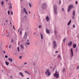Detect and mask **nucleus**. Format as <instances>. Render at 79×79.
<instances>
[{
    "instance_id": "1",
    "label": "nucleus",
    "mask_w": 79,
    "mask_h": 79,
    "mask_svg": "<svg viewBox=\"0 0 79 79\" xmlns=\"http://www.w3.org/2000/svg\"><path fill=\"white\" fill-rule=\"evenodd\" d=\"M54 12L56 15H57V6L56 5H54L53 6Z\"/></svg>"
},
{
    "instance_id": "2",
    "label": "nucleus",
    "mask_w": 79,
    "mask_h": 79,
    "mask_svg": "<svg viewBox=\"0 0 79 79\" xmlns=\"http://www.w3.org/2000/svg\"><path fill=\"white\" fill-rule=\"evenodd\" d=\"M73 4L69 5L68 7V12H69V11H70V10H71V9H73Z\"/></svg>"
},
{
    "instance_id": "3",
    "label": "nucleus",
    "mask_w": 79,
    "mask_h": 79,
    "mask_svg": "<svg viewBox=\"0 0 79 79\" xmlns=\"http://www.w3.org/2000/svg\"><path fill=\"white\" fill-rule=\"evenodd\" d=\"M41 7L43 9L45 10L47 8V5L46 3H44L42 5Z\"/></svg>"
},
{
    "instance_id": "4",
    "label": "nucleus",
    "mask_w": 79,
    "mask_h": 79,
    "mask_svg": "<svg viewBox=\"0 0 79 79\" xmlns=\"http://www.w3.org/2000/svg\"><path fill=\"white\" fill-rule=\"evenodd\" d=\"M45 74L46 75H48V76H50L51 75V72L49 69H47L46 72H45Z\"/></svg>"
},
{
    "instance_id": "5",
    "label": "nucleus",
    "mask_w": 79,
    "mask_h": 79,
    "mask_svg": "<svg viewBox=\"0 0 79 79\" xmlns=\"http://www.w3.org/2000/svg\"><path fill=\"white\" fill-rule=\"evenodd\" d=\"M54 76L56 78H58V77H59V73L57 72L56 70V71L55 73L54 74Z\"/></svg>"
},
{
    "instance_id": "6",
    "label": "nucleus",
    "mask_w": 79,
    "mask_h": 79,
    "mask_svg": "<svg viewBox=\"0 0 79 79\" xmlns=\"http://www.w3.org/2000/svg\"><path fill=\"white\" fill-rule=\"evenodd\" d=\"M53 48H56V43L55 41H53Z\"/></svg>"
},
{
    "instance_id": "7",
    "label": "nucleus",
    "mask_w": 79,
    "mask_h": 79,
    "mask_svg": "<svg viewBox=\"0 0 79 79\" xmlns=\"http://www.w3.org/2000/svg\"><path fill=\"white\" fill-rule=\"evenodd\" d=\"M71 51V55H70V56L71 58L73 57V48H71L70 49Z\"/></svg>"
},
{
    "instance_id": "8",
    "label": "nucleus",
    "mask_w": 79,
    "mask_h": 79,
    "mask_svg": "<svg viewBox=\"0 0 79 79\" xmlns=\"http://www.w3.org/2000/svg\"><path fill=\"white\" fill-rule=\"evenodd\" d=\"M73 16H72V19H74V16H75V11L73 10Z\"/></svg>"
},
{
    "instance_id": "9",
    "label": "nucleus",
    "mask_w": 79,
    "mask_h": 79,
    "mask_svg": "<svg viewBox=\"0 0 79 79\" xmlns=\"http://www.w3.org/2000/svg\"><path fill=\"white\" fill-rule=\"evenodd\" d=\"M27 33L26 32H25V35L24 36V38H25V39H27Z\"/></svg>"
},
{
    "instance_id": "10",
    "label": "nucleus",
    "mask_w": 79,
    "mask_h": 79,
    "mask_svg": "<svg viewBox=\"0 0 79 79\" xmlns=\"http://www.w3.org/2000/svg\"><path fill=\"white\" fill-rule=\"evenodd\" d=\"M46 31L47 34H50V30L48 29L47 28H46Z\"/></svg>"
},
{
    "instance_id": "11",
    "label": "nucleus",
    "mask_w": 79,
    "mask_h": 79,
    "mask_svg": "<svg viewBox=\"0 0 79 79\" xmlns=\"http://www.w3.org/2000/svg\"><path fill=\"white\" fill-rule=\"evenodd\" d=\"M23 10L24 12L25 13L26 15H27V11L26 10V8H23Z\"/></svg>"
},
{
    "instance_id": "12",
    "label": "nucleus",
    "mask_w": 79,
    "mask_h": 79,
    "mask_svg": "<svg viewBox=\"0 0 79 79\" xmlns=\"http://www.w3.org/2000/svg\"><path fill=\"white\" fill-rule=\"evenodd\" d=\"M73 43H72V41H70L68 43V45L69 46H71V45H72V44Z\"/></svg>"
},
{
    "instance_id": "13",
    "label": "nucleus",
    "mask_w": 79,
    "mask_h": 79,
    "mask_svg": "<svg viewBox=\"0 0 79 79\" xmlns=\"http://www.w3.org/2000/svg\"><path fill=\"white\" fill-rule=\"evenodd\" d=\"M19 75H20V76H21V77H24V76L23 75V73H22V72L19 73Z\"/></svg>"
},
{
    "instance_id": "14",
    "label": "nucleus",
    "mask_w": 79,
    "mask_h": 79,
    "mask_svg": "<svg viewBox=\"0 0 79 79\" xmlns=\"http://www.w3.org/2000/svg\"><path fill=\"white\" fill-rule=\"evenodd\" d=\"M8 60L9 61H10L11 63H12V62H13V60H12V58H9L8 59Z\"/></svg>"
},
{
    "instance_id": "15",
    "label": "nucleus",
    "mask_w": 79,
    "mask_h": 79,
    "mask_svg": "<svg viewBox=\"0 0 79 79\" xmlns=\"http://www.w3.org/2000/svg\"><path fill=\"white\" fill-rule=\"evenodd\" d=\"M46 20L47 21H49V17L48 16L46 17Z\"/></svg>"
},
{
    "instance_id": "16",
    "label": "nucleus",
    "mask_w": 79,
    "mask_h": 79,
    "mask_svg": "<svg viewBox=\"0 0 79 79\" xmlns=\"http://www.w3.org/2000/svg\"><path fill=\"white\" fill-rule=\"evenodd\" d=\"M71 20H70L69 22L68 23L67 25L68 26L69 25H70V24H71Z\"/></svg>"
},
{
    "instance_id": "17",
    "label": "nucleus",
    "mask_w": 79,
    "mask_h": 79,
    "mask_svg": "<svg viewBox=\"0 0 79 79\" xmlns=\"http://www.w3.org/2000/svg\"><path fill=\"white\" fill-rule=\"evenodd\" d=\"M40 34L41 36V39L42 40L43 39V35H42V34L41 33H40Z\"/></svg>"
},
{
    "instance_id": "18",
    "label": "nucleus",
    "mask_w": 79,
    "mask_h": 79,
    "mask_svg": "<svg viewBox=\"0 0 79 79\" xmlns=\"http://www.w3.org/2000/svg\"><path fill=\"white\" fill-rule=\"evenodd\" d=\"M73 47L74 48H76V44H74L73 45Z\"/></svg>"
},
{
    "instance_id": "19",
    "label": "nucleus",
    "mask_w": 79,
    "mask_h": 79,
    "mask_svg": "<svg viewBox=\"0 0 79 79\" xmlns=\"http://www.w3.org/2000/svg\"><path fill=\"white\" fill-rule=\"evenodd\" d=\"M5 63L6 64V65H9V63L6 61H5Z\"/></svg>"
},
{
    "instance_id": "20",
    "label": "nucleus",
    "mask_w": 79,
    "mask_h": 79,
    "mask_svg": "<svg viewBox=\"0 0 79 79\" xmlns=\"http://www.w3.org/2000/svg\"><path fill=\"white\" fill-rule=\"evenodd\" d=\"M20 47H21V48H24V47H23V46L22 44H21L20 45Z\"/></svg>"
},
{
    "instance_id": "21",
    "label": "nucleus",
    "mask_w": 79,
    "mask_h": 79,
    "mask_svg": "<svg viewBox=\"0 0 79 79\" xmlns=\"http://www.w3.org/2000/svg\"><path fill=\"white\" fill-rule=\"evenodd\" d=\"M58 58H60V59H61V56H60V55H59L58 56Z\"/></svg>"
},
{
    "instance_id": "22",
    "label": "nucleus",
    "mask_w": 79,
    "mask_h": 79,
    "mask_svg": "<svg viewBox=\"0 0 79 79\" xmlns=\"http://www.w3.org/2000/svg\"><path fill=\"white\" fill-rule=\"evenodd\" d=\"M26 44H27V45H29L30 44V43L29 42H26Z\"/></svg>"
},
{
    "instance_id": "23",
    "label": "nucleus",
    "mask_w": 79,
    "mask_h": 79,
    "mask_svg": "<svg viewBox=\"0 0 79 79\" xmlns=\"http://www.w3.org/2000/svg\"><path fill=\"white\" fill-rule=\"evenodd\" d=\"M33 65H34V66H35V65H36L35 62H33Z\"/></svg>"
},
{
    "instance_id": "24",
    "label": "nucleus",
    "mask_w": 79,
    "mask_h": 79,
    "mask_svg": "<svg viewBox=\"0 0 79 79\" xmlns=\"http://www.w3.org/2000/svg\"><path fill=\"white\" fill-rule=\"evenodd\" d=\"M63 71L64 73V72H65V68H64L63 69Z\"/></svg>"
},
{
    "instance_id": "25",
    "label": "nucleus",
    "mask_w": 79,
    "mask_h": 79,
    "mask_svg": "<svg viewBox=\"0 0 79 79\" xmlns=\"http://www.w3.org/2000/svg\"><path fill=\"white\" fill-rule=\"evenodd\" d=\"M54 33L55 34V35H56V34L57 33V32H56V31H54Z\"/></svg>"
},
{
    "instance_id": "26",
    "label": "nucleus",
    "mask_w": 79,
    "mask_h": 79,
    "mask_svg": "<svg viewBox=\"0 0 79 79\" xmlns=\"http://www.w3.org/2000/svg\"><path fill=\"white\" fill-rule=\"evenodd\" d=\"M7 13H8V15H10V10H8L7 11Z\"/></svg>"
},
{
    "instance_id": "27",
    "label": "nucleus",
    "mask_w": 79,
    "mask_h": 79,
    "mask_svg": "<svg viewBox=\"0 0 79 79\" xmlns=\"http://www.w3.org/2000/svg\"><path fill=\"white\" fill-rule=\"evenodd\" d=\"M29 6H30V8H31V4L30 3H29Z\"/></svg>"
},
{
    "instance_id": "28",
    "label": "nucleus",
    "mask_w": 79,
    "mask_h": 79,
    "mask_svg": "<svg viewBox=\"0 0 79 79\" xmlns=\"http://www.w3.org/2000/svg\"><path fill=\"white\" fill-rule=\"evenodd\" d=\"M11 15H13V11H11Z\"/></svg>"
},
{
    "instance_id": "29",
    "label": "nucleus",
    "mask_w": 79,
    "mask_h": 79,
    "mask_svg": "<svg viewBox=\"0 0 79 79\" xmlns=\"http://www.w3.org/2000/svg\"><path fill=\"white\" fill-rule=\"evenodd\" d=\"M19 33L20 34H22V31H20L19 32Z\"/></svg>"
},
{
    "instance_id": "30",
    "label": "nucleus",
    "mask_w": 79,
    "mask_h": 79,
    "mask_svg": "<svg viewBox=\"0 0 79 79\" xmlns=\"http://www.w3.org/2000/svg\"><path fill=\"white\" fill-rule=\"evenodd\" d=\"M73 28H75V25H73Z\"/></svg>"
},
{
    "instance_id": "31",
    "label": "nucleus",
    "mask_w": 79,
    "mask_h": 79,
    "mask_svg": "<svg viewBox=\"0 0 79 79\" xmlns=\"http://www.w3.org/2000/svg\"><path fill=\"white\" fill-rule=\"evenodd\" d=\"M3 3H4L3 1H2L1 2V4L2 5H3Z\"/></svg>"
},
{
    "instance_id": "32",
    "label": "nucleus",
    "mask_w": 79,
    "mask_h": 79,
    "mask_svg": "<svg viewBox=\"0 0 79 79\" xmlns=\"http://www.w3.org/2000/svg\"><path fill=\"white\" fill-rule=\"evenodd\" d=\"M11 45H10L9 47V48H11Z\"/></svg>"
},
{
    "instance_id": "33",
    "label": "nucleus",
    "mask_w": 79,
    "mask_h": 79,
    "mask_svg": "<svg viewBox=\"0 0 79 79\" xmlns=\"http://www.w3.org/2000/svg\"><path fill=\"white\" fill-rule=\"evenodd\" d=\"M25 73H29V72L27 71H25Z\"/></svg>"
},
{
    "instance_id": "34",
    "label": "nucleus",
    "mask_w": 79,
    "mask_h": 79,
    "mask_svg": "<svg viewBox=\"0 0 79 79\" xmlns=\"http://www.w3.org/2000/svg\"><path fill=\"white\" fill-rule=\"evenodd\" d=\"M5 58H8V56H5Z\"/></svg>"
},
{
    "instance_id": "35",
    "label": "nucleus",
    "mask_w": 79,
    "mask_h": 79,
    "mask_svg": "<svg viewBox=\"0 0 79 79\" xmlns=\"http://www.w3.org/2000/svg\"><path fill=\"white\" fill-rule=\"evenodd\" d=\"M77 69H79V66H78L77 67Z\"/></svg>"
},
{
    "instance_id": "36",
    "label": "nucleus",
    "mask_w": 79,
    "mask_h": 79,
    "mask_svg": "<svg viewBox=\"0 0 79 79\" xmlns=\"http://www.w3.org/2000/svg\"><path fill=\"white\" fill-rule=\"evenodd\" d=\"M61 0H60L59 1V4H61Z\"/></svg>"
},
{
    "instance_id": "37",
    "label": "nucleus",
    "mask_w": 79,
    "mask_h": 79,
    "mask_svg": "<svg viewBox=\"0 0 79 79\" xmlns=\"http://www.w3.org/2000/svg\"><path fill=\"white\" fill-rule=\"evenodd\" d=\"M66 40V39H65H65H64V40H63V42H65V41H64V40Z\"/></svg>"
},
{
    "instance_id": "38",
    "label": "nucleus",
    "mask_w": 79,
    "mask_h": 79,
    "mask_svg": "<svg viewBox=\"0 0 79 79\" xmlns=\"http://www.w3.org/2000/svg\"><path fill=\"white\" fill-rule=\"evenodd\" d=\"M10 79L13 78L12 76H10Z\"/></svg>"
},
{
    "instance_id": "39",
    "label": "nucleus",
    "mask_w": 79,
    "mask_h": 79,
    "mask_svg": "<svg viewBox=\"0 0 79 79\" xmlns=\"http://www.w3.org/2000/svg\"><path fill=\"white\" fill-rule=\"evenodd\" d=\"M13 29H15V30H16L15 29V26L14 25L13 26Z\"/></svg>"
},
{
    "instance_id": "40",
    "label": "nucleus",
    "mask_w": 79,
    "mask_h": 79,
    "mask_svg": "<svg viewBox=\"0 0 79 79\" xmlns=\"http://www.w3.org/2000/svg\"><path fill=\"white\" fill-rule=\"evenodd\" d=\"M76 4H77V3H78V2H77V1H76Z\"/></svg>"
},
{
    "instance_id": "41",
    "label": "nucleus",
    "mask_w": 79,
    "mask_h": 79,
    "mask_svg": "<svg viewBox=\"0 0 79 79\" xmlns=\"http://www.w3.org/2000/svg\"><path fill=\"white\" fill-rule=\"evenodd\" d=\"M22 58V56H19V58L20 59H21V58Z\"/></svg>"
},
{
    "instance_id": "42",
    "label": "nucleus",
    "mask_w": 79,
    "mask_h": 79,
    "mask_svg": "<svg viewBox=\"0 0 79 79\" xmlns=\"http://www.w3.org/2000/svg\"><path fill=\"white\" fill-rule=\"evenodd\" d=\"M28 74L29 75H31V74L30 73L28 72Z\"/></svg>"
},
{
    "instance_id": "43",
    "label": "nucleus",
    "mask_w": 79,
    "mask_h": 79,
    "mask_svg": "<svg viewBox=\"0 0 79 79\" xmlns=\"http://www.w3.org/2000/svg\"><path fill=\"white\" fill-rule=\"evenodd\" d=\"M11 42H13V40H11Z\"/></svg>"
},
{
    "instance_id": "44",
    "label": "nucleus",
    "mask_w": 79,
    "mask_h": 79,
    "mask_svg": "<svg viewBox=\"0 0 79 79\" xmlns=\"http://www.w3.org/2000/svg\"><path fill=\"white\" fill-rule=\"evenodd\" d=\"M62 11H64V8H63L62 9Z\"/></svg>"
},
{
    "instance_id": "45",
    "label": "nucleus",
    "mask_w": 79,
    "mask_h": 79,
    "mask_svg": "<svg viewBox=\"0 0 79 79\" xmlns=\"http://www.w3.org/2000/svg\"><path fill=\"white\" fill-rule=\"evenodd\" d=\"M27 64V63H26V62H25L24 63V64Z\"/></svg>"
},
{
    "instance_id": "46",
    "label": "nucleus",
    "mask_w": 79,
    "mask_h": 79,
    "mask_svg": "<svg viewBox=\"0 0 79 79\" xmlns=\"http://www.w3.org/2000/svg\"><path fill=\"white\" fill-rule=\"evenodd\" d=\"M3 52L4 53H5V51H3Z\"/></svg>"
},
{
    "instance_id": "47",
    "label": "nucleus",
    "mask_w": 79,
    "mask_h": 79,
    "mask_svg": "<svg viewBox=\"0 0 79 79\" xmlns=\"http://www.w3.org/2000/svg\"><path fill=\"white\" fill-rule=\"evenodd\" d=\"M39 27L40 28V27H41V26L40 25L39 26Z\"/></svg>"
},
{
    "instance_id": "48",
    "label": "nucleus",
    "mask_w": 79,
    "mask_h": 79,
    "mask_svg": "<svg viewBox=\"0 0 79 79\" xmlns=\"http://www.w3.org/2000/svg\"><path fill=\"white\" fill-rule=\"evenodd\" d=\"M9 0H6V2H7Z\"/></svg>"
},
{
    "instance_id": "49",
    "label": "nucleus",
    "mask_w": 79,
    "mask_h": 79,
    "mask_svg": "<svg viewBox=\"0 0 79 79\" xmlns=\"http://www.w3.org/2000/svg\"><path fill=\"white\" fill-rule=\"evenodd\" d=\"M10 6H11V8H12V6H11V3H10Z\"/></svg>"
},
{
    "instance_id": "50",
    "label": "nucleus",
    "mask_w": 79,
    "mask_h": 79,
    "mask_svg": "<svg viewBox=\"0 0 79 79\" xmlns=\"http://www.w3.org/2000/svg\"><path fill=\"white\" fill-rule=\"evenodd\" d=\"M36 34V33H35V32H34V35H35V34Z\"/></svg>"
},
{
    "instance_id": "51",
    "label": "nucleus",
    "mask_w": 79,
    "mask_h": 79,
    "mask_svg": "<svg viewBox=\"0 0 79 79\" xmlns=\"http://www.w3.org/2000/svg\"><path fill=\"white\" fill-rule=\"evenodd\" d=\"M17 48L18 50L19 49V47H18Z\"/></svg>"
},
{
    "instance_id": "52",
    "label": "nucleus",
    "mask_w": 79,
    "mask_h": 79,
    "mask_svg": "<svg viewBox=\"0 0 79 79\" xmlns=\"http://www.w3.org/2000/svg\"><path fill=\"white\" fill-rule=\"evenodd\" d=\"M6 23H8V20H6Z\"/></svg>"
},
{
    "instance_id": "53",
    "label": "nucleus",
    "mask_w": 79,
    "mask_h": 79,
    "mask_svg": "<svg viewBox=\"0 0 79 79\" xmlns=\"http://www.w3.org/2000/svg\"><path fill=\"white\" fill-rule=\"evenodd\" d=\"M55 53H58V51H56Z\"/></svg>"
},
{
    "instance_id": "54",
    "label": "nucleus",
    "mask_w": 79,
    "mask_h": 79,
    "mask_svg": "<svg viewBox=\"0 0 79 79\" xmlns=\"http://www.w3.org/2000/svg\"><path fill=\"white\" fill-rule=\"evenodd\" d=\"M50 68H51V69H52V66L50 67Z\"/></svg>"
},
{
    "instance_id": "55",
    "label": "nucleus",
    "mask_w": 79,
    "mask_h": 79,
    "mask_svg": "<svg viewBox=\"0 0 79 79\" xmlns=\"http://www.w3.org/2000/svg\"><path fill=\"white\" fill-rule=\"evenodd\" d=\"M27 42H29V40H27Z\"/></svg>"
},
{
    "instance_id": "56",
    "label": "nucleus",
    "mask_w": 79,
    "mask_h": 79,
    "mask_svg": "<svg viewBox=\"0 0 79 79\" xmlns=\"http://www.w3.org/2000/svg\"><path fill=\"white\" fill-rule=\"evenodd\" d=\"M19 30H20V29H19L18 30V32H19Z\"/></svg>"
},
{
    "instance_id": "57",
    "label": "nucleus",
    "mask_w": 79,
    "mask_h": 79,
    "mask_svg": "<svg viewBox=\"0 0 79 79\" xmlns=\"http://www.w3.org/2000/svg\"><path fill=\"white\" fill-rule=\"evenodd\" d=\"M18 51H19V49H18Z\"/></svg>"
},
{
    "instance_id": "58",
    "label": "nucleus",
    "mask_w": 79,
    "mask_h": 79,
    "mask_svg": "<svg viewBox=\"0 0 79 79\" xmlns=\"http://www.w3.org/2000/svg\"><path fill=\"white\" fill-rule=\"evenodd\" d=\"M4 25H5V23H4Z\"/></svg>"
},
{
    "instance_id": "59",
    "label": "nucleus",
    "mask_w": 79,
    "mask_h": 79,
    "mask_svg": "<svg viewBox=\"0 0 79 79\" xmlns=\"http://www.w3.org/2000/svg\"><path fill=\"white\" fill-rule=\"evenodd\" d=\"M29 13H31V12H30L29 11Z\"/></svg>"
},
{
    "instance_id": "60",
    "label": "nucleus",
    "mask_w": 79,
    "mask_h": 79,
    "mask_svg": "<svg viewBox=\"0 0 79 79\" xmlns=\"http://www.w3.org/2000/svg\"><path fill=\"white\" fill-rule=\"evenodd\" d=\"M12 24V23H11V22H10V24Z\"/></svg>"
},
{
    "instance_id": "61",
    "label": "nucleus",
    "mask_w": 79,
    "mask_h": 79,
    "mask_svg": "<svg viewBox=\"0 0 79 79\" xmlns=\"http://www.w3.org/2000/svg\"><path fill=\"white\" fill-rule=\"evenodd\" d=\"M27 79H29V78H27Z\"/></svg>"
},
{
    "instance_id": "62",
    "label": "nucleus",
    "mask_w": 79,
    "mask_h": 79,
    "mask_svg": "<svg viewBox=\"0 0 79 79\" xmlns=\"http://www.w3.org/2000/svg\"><path fill=\"white\" fill-rule=\"evenodd\" d=\"M21 1H23V0H21Z\"/></svg>"
},
{
    "instance_id": "63",
    "label": "nucleus",
    "mask_w": 79,
    "mask_h": 79,
    "mask_svg": "<svg viewBox=\"0 0 79 79\" xmlns=\"http://www.w3.org/2000/svg\"><path fill=\"white\" fill-rule=\"evenodd\" d=\"M7 37H8V35H7Z\"/></svg>"
},
{
    "instance_id": "64",
    "label": "nucleus",
    "mask_w": 79,
    "mask_h": 79,
    "mask_svg": "<svg viewBox=\"0 0 79 79\" xmlns=\"http://www.w3.org/2000/svg\"><path fill=\"white\" fill-rule=\"evenodd\" d=\"M10 8V6H9Z\"/></svg>"
}]
</instances>
